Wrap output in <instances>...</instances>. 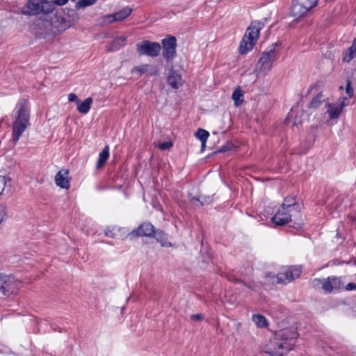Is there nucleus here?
<instances>
[{
	"instance_id": "obj_23",
	"label": "nucleus",
	"mask_w": 356,
	"mask_h": 356,
	"mask_svg": "<svg viewBox=\"0 0 356 356\" xmlns=\"http://www.w3.org/2000/svg\"><path fill=\"white\" fill-rule=\"evenodd\" d=\"M244 92L238 87L232 93V98L234 101V106H239L243 101Z\"/></svg>"
},
{
	"instance_id": "obj_36",
	"label": "nucleus",
	"mask_w": 356,
	"mask_h": 356,
	"mask_svg": "<svg viewBox=\"0 0 356 356\" xmlns=\"http://www.w3.org/2000/svg\"><path fill=\"white\" fill-rule=\"evenodd\" d=\"M7 178L4 176H0V195H2L6 185Z\"/></svg>"
},
{
	"instance_id": "obj_38",
	"label": "nucleus",
	"mask_w": 356,
	"mask_h": 356,
	"mask_svg": "<svg viewBox=\"0 0 356 356\" xmlns=\"http://www.w3.org/2000/svg\"><path fill=\"white\" fill-rule=\"evenodd\" d=\"M68 0H51V3L54 6V4L58 5V6H63L66 3H67Z\"/></svg>"
},
{
	"instance_id": "obj_26",
	"label": "nucleus",
	"mask_w": 356,
	"mask_h": 356,
	"mask_svg": "<svg viewBox=\"0 0 356 356\" xmlns=\"http://www.w3.org/2000/svg\"><path fill=\"white\" fill-rule=\"evenodd\" d=\"M325 101V98L322 93H318L315 97H314L310 104L309 106L313 108H318L322 103Z\"/></svg>"
},
{
	"instance_id": "obj_34",
	"label": "nucleus",
	"mask_w": 356,
	"mask_h": 356,
	"mask_svg": "<svg viewBox=\"0 0 356 356\" xmlns=\"http://www.w3.org/2000/svg\"><path fill=\"white\" fill-rule=\"evenodd\" d=\"M120 229L117 227H113L111 229L110 227L106 228L105 230V235L110 238H114L116 235V232L119 231Z\"/></svg>"
},
{
	"instance_id": "obj_41",
	"label": "nucleus",
	"mask_w": 356,
	"mask_h": 356,
	"mask_svg": "<svg viewBox=\"0 0 356 356\" xmlns=\"http://www.w3.org/2000/svg\"><path fill=\"white\" fill-rule=\"evenodd\" d=\"M232 145V144H227V145H224V146H222V147L220 149L219 152H226V151L229 150V149H230V147H231Z\"/></svg>"
},
{
	"instance_id": "obj_7",
	"label": "nucleus",
	"mask_w": 356,
	"mask_h": 356,
	"mask_svg": "<svg viewBox=\"0 0 356 356\" xmlns=\"http://www.w3.org/2000/svg\"><path fill=\"white\" fill-rule=\"evenodd\" d=\"M21 283L13 277L0 274V293L9 296L17 292Z\"/></svg>"
},
{
	"instance_id": "obj_22",
	"label": "nucleus",
	"mask_w": 356,
	"mask_h": 356,
	"mask_svg": "<svg viewBox=\"0 0 356 356\" xmlns=\"http://www.w3.org/2000/svg\"><path fill=\"white\" fill-rule=\"evenodd\" d=\"M156 241L160 243L161 245L165 248H170L172 243L168 240V238L162 231L158 230L154 235Z\"/></svg>"
},
{
	"instance_id": "obj_1",
	"label": "nucleus",
	"mask_w": 356,
	"mask_h": 356,
	"mask_svg": "<svg viewBox=\"0 0 356 356\" xmlns=\"http://www.w3.org/2000/svg\"><path fill=\"white\" fill-rule=\"evenodd\" d=\"M298 337V334L294 327L277 331L266 345V353L271 356H284L292 349Z\"/></svg>"
},
{
	"instance_id": "obj_8",
	"label": "nucleus",
	"mask_w": 356,
	"mask_h": 356,
	"mask_svg": "<svg viewBox=\"0 0 356 356\" xmlns=\"http://www.w3.org/2000/svg\"><path fill=\"white\" fill-rule=\"evenodd\" d=\"M277 43H273L262 54L259 60L260 68L264 72H268L271 70L273 62L277 58L275 48Z\"/></svg>"
},
{
	"instance_id": "obj_47",
	"label": "nucleus",
	"mask_w": 356,
	"mask_h": 356,
	"mask_svg": "<svg viewBox=\"0 0 356 356\" xmlns=\"http://www.w3.org/2000/svg\"><path fill=\"white\" fill-rule=\"evenodd\" d=\"M318 2V0H316Z\"/></svg>"
},
{
	"instance_id": "obj_18",
	"label": "nucleus",
	"mask_w": 356,
	"mask_h": 356,
	"mask_svg": "<svg viewBox=\"0 0 356 356\" xmlns=\"http://www.w3.org/2000/svg\"><path fill=\"white\" fill-rule=\"evenodd\" d=\"M93 102V99L92 97H88L83 101L79 100L76 104L77 111L82 114H87L91 107V105Z\"/></svg>"
},
{
	"instance_id": "obj_40",
	"label": "nucleus",
	"mask_w": 356,
	"mask_h": 356,
	"mask_svg": "<svg viewBox=\"0 0 356 356\" xmlns=\"http://www.w3.org/2000/svg\"><path fill=\"white\" fill-rule=\"evenodd\" d=\"M191 320L193 321H201L203 318V316L202 314H193L191 316Z\"/></svg>"
},
{
	"instance_id": "obj_5",
	"label": "nucleus",
	"mask_w": 356,
	"mask_h": 356,
	"mask_svg": "<svg viewBox=\"0 0 356 356\" xmlns=\"http://www.w3.org/2000/svg\"><path fill=\"white\" fill-rule=\"evenodd\" d=\"M316 4V0H293L291 15L296 19L304 17Z\"/></svg>"
},
{
	"instance_id": "obj_12",
	"label": "nucleus",
	"mask_w": 356,
	"mask_h": 356,
	"mask_svg": "<svg viewBox=\"0 0 356 356\" xmlns=\"http://www.w3.org/2000/svg\"><path fill=\"white\" fill-rule=\"evenodd\" d=\"M286 205V203H282L281 208L272 218V221L277 225H284L291 220L292 210H287Z\"/></svg>"
},
{
	"instance_id": "obj_20",
	"label": "nucleus",
	"mask_w": 356,
	"mask_h": 356,
	"mask_svg": "<svg viewBox=\"0 0 356 356\" xmlns=\"http://www.w3.org/2000/svg\"><path fill=\"white\" fill-rule=\"evenodd\" d=\"M67 16V19L68 20H65V24L63 26V28H68L71 26L78 19V13L74 9H68L67 13H64Z\"/></svg>"
},
{
	"instance_id": "obj_43",
	"label": "nucleus",
	"mask_w": 356,
	"mask_h": 356,
	"mask_svg": "<svg viewBox=\"0 0 356 356\" xmlns=\"http://www.w3.org/2000/svg\"><path fill=\"white\" fill-rule=\"evenodd\" d=\"M202 143V145H201V147H202V150L203 151V149H204V147H206V143L207 142H201Z\"/></svg>"
},
{
	"instance_id": "obj_19",
	"label": "nucleus",
	"mask_w": 356,
	"mask_h": 356,
	"mask_svg": "<svg viewBox=\"0 0 356 356\" xmlns=\"http://www.w3.org/2000/svg\"><path fill=\"white\" fill-rule=\"evenodd\" d=\"M132 73H138L139 75H142L145 73H148L151 75L156 74V71L153 70L152 67L148 64L140 65L138 66H136L131 70Z\"/></svg>"
},
{
	"instance_id": "obj_27",
	"label": "nucleus",
	"mask_w": 356,
	"mask_h": 356,
	"mask_svg": "<svg viewBox=\"0 0 356 356\" xmlns=\"http://www.w3.org/2000/svg\"><path fill=\"white\" fill-rule=\"evenodd\" d=\"M356 56V40L354 41L349 48L348 53L346 54L343 58V61L349 62Z\"/></svg>"
},
{
	"instance_id": "obj_4",
	"label": "nucleus",
	"mask_w": 356,
	"mask_h": 356,
	"mask_svg": "<svg viewBox=\"0 0 356 356\" xmlns=\"http://www.w3.org/2000/svg\"><path fill=\"white\" fill-rule=\"evenodd\" d=\"M54 7L48 0H29L22 8V13L25 15H37L40 13H50Z\"/></svg>"
},
{
	"instance_id": "obj_6",
	"label": "nucleus",
	"mask_w": 356,
	"mask_h": 356,
	"mask_svg": "<svg viewBox=\"0 0 356 356\" xmlns=\"http://www.w3.org/2000/svg\"><path fill=\"white\" fill-rule=\"evenodd\" d=\"M313 286L318 289H322L325 293H328L341 289L342 283L339 277H328L322 279L315 278L313 280Z\"/></svg>"
},
{
	"instance_id": "obj_17",
	"label": "nucleus",
	"mask_w": 356,
	"mask_h": 356,
	"mask_svg": "<svg viewBox=\"0 0 356 356\" xmlns=\"http://www.w3.org/2000/svg\"><path fill=\"white\" fill-rule=\"evenodd\" d=\"M131 11L132 10L131 8H124L112 15L106 16V19L108 22L121 21L127 17L131 14Z\"/></svg>"
},
{
	"instance_id": "obj_13",
	"label": "nucleus",
	"mask_w": 356,
	"mask_h": 356,
	"mask_svg": "<svg viewBox=\"0 0 356 356\" xmlns=\"http://www.w3.org/2000/svg\"><path fill=\"white\" fill-rule=\"evenodd\" d=\"M346 100V97H343V99L337 103L330 104L325 103V106L327 108V113H328L329 118L330 120L337 119L343 107L346 105L345 101Z\"/></svg>"
},
{
	"instance_id": "obj_24",
	"label": "nucleus",
	"mask_w": 356,
	"mask_h": 356,
	"mask_svg": "<svg viewBox=\"0 0 356 356\" xmlns=\"http://www.w3.org/2000/svg\"><path fill=\"white\" fill-rule=\"evenodd\" d=\"M126 40L127 38L124 36H119L115 38L111 44L110 50L116 51L119 49L121 47L125 44Z\"/></svg>"
},
{
	"instance_id": "obj_46",
	"label": "nucleus",
	"mask_w": 356,
	"mask_h": 356,
	"mask_svg": "<svg viewBox=\"0 0 356 356\" xmlns=\"http://www.w3.org/2000/svg\"><path fill=\"white\" fill-rule=\"evenodd\" d=\"M339 89L342 90V89H343V87H342V86H340V87H339Z\"/></svg>"
},
{
	"instance_id": "obj_14",
	"label": "nucleus",
	"mask_w": 356,
	"mask_h": 356,
	"mask_svg": "<svg viewBox=\"0 0 356 356\" xmlns=\"http://www.w3.org/2000/svg\"><path fill=\"white\" fill-rule=\"evenodd\" d=\"M55 183L60 188L68 189L70 188L69 170L62 169L58 171L55 176Z\"/></svg>"
},
{
	"instance_id": "obj_3",
	"label": "nucleus",
	"mask_w": 356,
	"mask_h": 356,
	"mask_svg": "<svg viewBox=\"0 0 356 356\" xmlns=\"http://www.w3.org/2000/svg\"><path fill=\"white\" fill-rule=\"evenodd\" d=\"M264 26V24L261 22L255 21L251 23L240 43L238 49L241 54H245L252 49L259 38V31Z\"/></svg>"
},
{
	"instance_id": "obj_15",
	"label": "nucleus",
	"mask_w": 356,
	"mask_h": 356,
	"mask_svg": "<svg viewBox=\"0 0 356 356\" xmlns=\"http://www.w3.org/2000/svg\"><path fill=\"white\" fill-rule=\"evenodd\" d=\"M156 232L151 223L145 222L134 230V233L137 236H152Z\"/></svg>"
},
{
	"instance_id": "obj_31",
	"label": "nucleus",
	"mask_w": 356,
	"mask_h": 356,
	"mask_svg": "<svg viewBox=\"0 0 356 356\" xmlns=\"http://www.w3.org/2000/svg\"><path fill=\"white\" fill-rule=\"evenodd\" d=\"M8 207L3 204H0V224L7 218Z\"/></svg>"
},
{
	"instance_id": "obj_11",
	"label": "nucleus",
	"mask_w": 356,
	"mask_h": 356,
	"mask_svg": "<svg viewBox=\"0 0 356 356\" xmlns=\"http://www.w3.org/2000/svg\"><path fill=\"white\" fill-rule=\"evenodd\" d=\"M163 47V55L167 60L173 59L176 56L177 40L173 36L164 38L162 40Z\"/></svg>"
},
{
	"instance_id": "obj_45",
	"label": "nucleus",
	"mask_w": 356,
	"mask_h": 356,
	"mask_svg": "<svg viewBox=\"0 0 356 356\" xmlns=\"http://www.w3.org/2000/svg\"><path fill=\"white\" fill-rule=\"evenodd\" d=\"M295 110L294 109H291V112H290V115H293V113H294Z\"/></svg>"
},
{
	"instance_id": "obj_32",
	"label": "nucleus",
	"mask_w": 356,
	"mask_h": 356,
	"mask_svg": "<svg viewBox=\"0 0 356 356\" xmlns=\"http://www.w3.org/2000/svg\"><path fill=\"white\" fill-rule=\"evenodd\" d=\"M57 18V21L58 22L60 23V24L58 25H55L56 27L59 30V31H63V30H65L67 28H63V26L65 24L64 23L65 22V20H68V19H67V17H65L63 16H58L56 17Z\"/></svg>"
},
{
	"instance_id": "obj_39",
	"label": "nucleus",
	"mask_w": 356,
	"mask_h": 356,
	"mask_svg": "<svg viewBox=\"0 0 356 356\" xmlns=\"http://www.w3.org/2000/svg\"><path fill=\"white\" fill-rule=\"evenodd\" d=\"M68 100H69V102H75L76 104L79 101V99H78L76 95L74 94V93L69 94V95H68Z\"/></svg>"
},
{
	"instance_id": "obj_35",
	"label": "nucleus",
	"mask_w": 356,
	"mask_h": 356,
	"mask_svg": "<svg viewBox=\"0 0 356 356\" xmlns=\"http://www.w3.org/2000/svg\"><path fill=\"white\" fill-rule=\"evenodd\" d=\"M172 147V143L171 141H167L160 143L158 145L159 149L162 151L169 149Z\"/></svg>"
},
{
	"instance_id": "obj_42",
	"label": "nucleus",
	"mask_w": 356,
	"mask_h": 356,
	"mask_svg": "<svg viewBox=\"0 0 356 356\" xmlns=\"http://www.w3.org/2000/svg\"><path fill=\"white\" fill-rule=\"evenodd\" d=\"M346 290L351 291L356 289V284L354 283H349L346 287Z\"/></svg>"
},
{
	"instance_id": "obj_10",
	"label": "nucleus",
	"mask_w": 356,
	"mask_h": 356,
	"mask_svg": "<svg viewBox=\"0 0 356 356\" xmlns=\"http://www.w3.org/2000/svg\"><path fill=\"white\" fill-rule=\"evenodd\" d=\"M300 274L301 268L300 267H290L284 272H280L276 276H273V282L286 284L299 277Z\"/></svg>"
},
{
	"instance_id": "obj_44",
	"label": "nucleus",
	"mask_w": 356,
	"mask_h": 356,
	"mask_svg": "<svg viewBox=\"0 0 356 356\" xmlns=\"http://www.w3.org/2000/svg\"><path fill=\"white\" fill-rule=\"evenodd\" d=\"M301 122L300 120H298L297 119L295 120L294 121V124L295 125H298V124H300Z\"/></svg>"
},
{
	"instance_id": "obj_16",
	"label": "nucleus",
	"mask_w": 356,
	"mask_h": 356,
	"mask_svg": "<svg viewBox=\"0 0 356 356\" xmlns=\"http://www.w3.org/2000/svg\"><path fill=\"white\" fill-rule=\"evenodd\" d=\"M167 82L173 89H178L183 85L184 81L180 74L174 70H170L168 76Z\"/></svg>"
},
{
	"instance_id": "obj_37",
	"label": "nucleus",
	"mask_w": 356,
	"mask_h": 356,
	"mask_svg": "<svg viewBox=\"0 0 356 356\" xmlns=\"http://www.w3.org/2000/svg\"><path fill=\"white\" fill-rule=\"evenodd\" d=\"M346 92L349 97H352L353 96V89L351 87V83L350 81H347Z\"/></svg>"
},
{
	"instance_id": "obj_30",
	"label": "nucleus",
	"mask_w": 356,
	"mask_h": 356,
	"mask_svg": "<svg viewBox=\"0 0 356 356\" xmlns=\"http://www.w3.org/2000/svg\"><path fill=\"white\" fill-rule=\"evenodd\" d=\"M97 0H79L76 3V8L80 9L93 5Z\"/></svg>"
},
{
	"instance_id": "obj_9",
	"label": "nucleus",
	"mask_w": 356,
	"mask_h": 356,
	"mask_svg": "<svg viewBox=\"0 0 356 356\" xmlns=\"http://www.w3.org/2000/svg\"><path fill=\"white\" fill-rule=\"evenodd\" d=\"M136 49L140 55L156 57L160 53L161 45L158 42L143 40L136 44Z\"/></svg>"
},
{
	"instance_id": "obj_25",
	"label": "nucleus",
	"mask_w": 356,
	"mask_h": 356,
	"mask_svg": "<svg viewBox=\"0 0 356 356\" xmlns=\"http://www.w3.org/2000/svg\"><path fill=\"white\" fill-rule=\"evenodd\" d=\"M252 320L258 327L264 328L267 326L266 318L261 314H254Z\"/></svg>"
},
{
	"instance_id": "obj_29",
	"label": "nucleus",
	"mask_w": 356,
	"mask_h": 356,
	"mask_svg": "<svg viewBox=\"0 0 356 356\" xmlns=\"http://www.w3.org/2000/svg\"><path fill=\"white\" fill-rule=\"evenodd\" d=\"M189 201L190 202L196 207H201L204 204V203L207 202V200L209 199V197L207 198H203L202 200H200L199 198L192 197L191 195L189 196Z\"/></svg>"
},
{
	"instance_id": "obj_28",
	"label": "nucleus",
	"mask_w": 356,
	"mask_h": 356,
	"mask_svg": "<svg viewBox=\"0 0 356 356\" xmlns=\"http://www.w3.org/2000/svg\"><path fill=\"white\" fill-rule=\"evenodd\" d=\"M209 136V133L207 131L202 129H199L195 133L196 138L201 142H207Z\"/></svg>"
},
{
	"instance_id": "obj_2",
	"label": "nucleus",
	"mask_w": 356,
	"mask_h": 356,
	"mask_svg": "<svg viewBox=\"0 0 356 356\" xmlns=\"http://www.w3.org/2000/svg\"><path fill=\"white\" fill-rule=\"evenodd\" d=\"M17 117L13 124L12 141L16 143L29 125V109L25 99H22L16 106Z\"/></svg>"
},
{
	"instance_id": "obj_21",
	"label": "nucleus",
	"mask_w": 356,
	"mask_h": 356,
	"mask_svg": "<svg viewBox=\"0 0 356 356\" xmlns=\"http://www.w3.org/2000/svg\"><path fill=\"white\" fill-rule=\"evenodd\" d=\"M109 157V147L105 146L103 150L99 153L98 161L97 163V168H101L106 163Z\"/></svg>"
},
{
	"instance_id": "obj_33",
	"label": "nucleus",
	"mask_w": 356,
	"mask_h": 356,
	"mask_svg": "<svg viewBox=\"0 0 356 356\" xmlns=\"http://www.w3.org/2000/svg\"><path fill=\"white\" fill-rule=\"evenodd\" d=\"M283 203H286V208L287 210L291 209L293 211V207L296 204L295 200L293 197H286Z\"/></svg>"
}]
</instances>
